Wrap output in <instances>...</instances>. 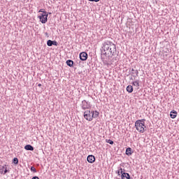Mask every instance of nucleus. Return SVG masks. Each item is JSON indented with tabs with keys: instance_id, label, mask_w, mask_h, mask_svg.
<instances>
[{
	"instance_id": "7",
	"label": "nucleus",
	"mask_w": 179,
	"mask_h": 179,
	"mask_svg": "<svg viewBox=\"0 0 179 179\" xmlns=\"http://www.w3.org/2000/svg\"><path fill=\"white\" fill-rule=\"evenodd\" d=\"M87 161L88 163H94V162H96V157H94L93 155H88L87 157Z\"/></svg>"
},
{
	"instance_id": "15",
	"label": "nucleus",
	"mask_w": 179,
	"mask_h": 179,
	"mask_svg": "<svg viewBox=\"0 0 179 179\" xmlns=\"http://www.w3.org/2000/svg\"><path fill=\"white\" fill-rule=\"evenodd\" d=\"M127 92H128V93H132V92H134V87H132V85H128L127 87Z\"/></svg>"
},
{
	"instance_id": "21",
	"label": "nucleus",
	"mask_w": 179,
	"mask_h": 179,
	"mask_svg": "<svg viewBox=\"0 0 179 179\" xmlns=\"http://www.w3.org/2000/svg\"><path fill=\"white\" fill-rule=\"evenodd\" d=\"M119 170L120 171V173H121V176L124 173H125V169H123L121 167H119Z\"/></svg>"
},
{
	"instance_id": "10",
	"label": "nucleus",
	"mask_w": 179,
	"mask_h": 179,
	"mask_svg": "<svg viewBox=\"0 0 179 179\" xmlns=\"http://www.w3.org/2000/svg\"><path fill=\"white\" fill-rule=\"evenodd\" d=\"M121 179H131V176L128 173H124L121 175Z\"/></svg>"
},
{
	"instance_id": "1",
	"label": "nucleus",
	"mask_w": 179,
	"mask_h": 179,
	"mask_svg": "<svg viewBox=\"0 0 179 179\" xmlns=\"http://www.w3.org/2000/svg\"><path fill=\"white\" fill-rule=\"evenodd\" d=\"M101 55L107 57L108 59L117 55V45L111 41H106L103 43L101 48Z\"/></svg>"
},
{
	"instance_id": "18",
	"label": "nucleus",
	"mask_w": 179,
	"mask_h": 179,
	"mask_svg": "<svg viewBox=\"0 0 179 179\" xmlns=\"http://www.w3.org/2000/svg\"><path fill=\"white\" fill-rule=\"evenodd\" d=\"M106 143H109L110 145H114V141L111 139H106Z\"/></svg>"
},
{
	"instance_id": "17",
	"label": "nucleus",
	"mask_w": 179,
	"mask_h": 179,
	"mask_svg": "<svg viewBox=\"0 0 179 179\" xmlns=\"http://www.w3.org/2000/svg\"><path fill=\"white\" fill-rule=\"evenodd\" d=\"M13 163H14V164H19V159H17V157L13 158Z\"/></svg>"
},
{
	"instance_id": "11",
	"label": "nucleus",
	"mask_w": 179,
	"mask_h": 179,
	"mask_svg": "<svg viewBox=\"0 0 179 179\" xmlns=\"http://www.w3.org/2000/svg\"><path fill=\"white\" fill-rule=\"evenodd\" d=\"M24 149L25 150H31V152H33V150H34V147H33L30 144H28L24 146Z\"/></svg>"
},
{
	"instance_id": "12",
	"label": "nucleus",
	"mask_w": 179,
	"mask_h": 179,
	"mask_svg": "<svg viewBox=\"0 0 179 179\" xmlns=\"http://www.w3.org/2000/svg\"><path fill=\"white\" fill-rule=\"evenodd\" d=\"M178 113H177V111H176V110H172V111H171V113H170V117H171V118H173V119H174V118H176V117H177V115H178Z\"/></svg>"
},
{
	"instance_id": "19",
	"label": "nucleus",
	"mask_w": 179,
	"mask_h": 179,
	"mask_svg": "<svg viewBox=\"0 0 179 179\" xmlns=\"http://www.w3.org/2000/svg\"><path fill=\"white\" fill-rule=\"evenodd\" d=\"M47 45H48V47H52V41L48 40V41H47Z\"/></svg>"
},
{
	"instance_id": "5",
	"label": "nucleus",
	"mask_w": 179,
	"mask_h": 179,
	"mask_svg": "<svg viewBox=\"0 0 179 179\" xmlns=\"http://www.w3.org/2000/svg\"><path fill=\"white\" fill-rule=\"evenodd\" d=\"M84 118L87 120V121H93V115L92 113H90V110H86L84 112Z\"/></svg>"
},
{
	"instance_id": "6",
	"label": "nucleus",
	"mask_w": 179,
	"mask_h": 179,
	"mask_svg": "<svg viewBox=\"0 0 179 179\" xmlns=\"http://www.w3.org/2000/svg\"><path fill=\"white\" fill-rule=\"evenodd\" d=\"M103 57L104 55H101V61L103 65H106L107 66H108V65H111V64H113V60L110 59V58L108 59V60H106V59Z\"/></svg>"
},
{
	"instance_id": "13",
	"label": "nucleus",
	"mask_w": 179,
	"mask_h": 179,
	"mask_svg": "<svg viewBox=\"0 0 179 179\" xmlns=\"http://www.w3.org/2000/svg\"><path fill=\"white\" fill-rule=\"evenodd\" d=\"M133 152H132V148H127L126 149V155L127 156H131L132 155Z\"/></svg>"
},
{
	"instance_id": "14",
	"label": "nucleus",
	"mask_w": 179,
	"mask_h": 179,
	"mask_svg": "<svg viewBox=\"0 0 179 179\" xmlns=\"http://www.w3.org/2000/svg\"><path fill=\"white\" fill-rule=\"evenodd\" d=\"M66 64L68 66H70V68H72L73 66V62L71 59H68L66 62Z\"/></svg>"
},
{
	"instance_id": "2",
	"label": "nucleus",
	"mask_w": 179,
	"mask_h": 179,
	"mask_svg": "<svg viewBox=\"0 0 179 179\" xmlns=\"http://www.w3.org/2000/svg\"><path fill=\"white\" fill-rule=\"evenodd\" d=\"M145 119L138 120L135 122V128L141 134H143L146 131V125H145Z\"/></svg>"
},
{
	"instance_id": "23",
	"label": "nucleus",
	"mask_w": 179,
	"mask_h": 179,
	"mask_svg": "<svg viewBox=\"0 0 179 179\" xmlns=\"http://www.w3.org/2000/svg\"><path fill=\"white\" fill-rule=\"evenodd\" d=\"M9 171H10L9 169H8V168L5 167L3 174H6V173H9Z\"/></svg>"
},
{
	"instance_id": "3",
	"label": "nucleus",
	"mask_w": 179,
	"mask_h": 179,
	"mask_svg": "<svg viewBox=\"0 0 179 179\" xmlns=\"http://www.w3.org/2000/svg\"><path fill=\"white\" fill-rule=\"evenodd\" d=\"M48 13L51 15V13L43 12V13H41L38 17L40 22H41L43 24H45L46 22H48Z\"/></svg>"
},
{
	"instance_id": "20",
	"label": "nucleus",
	"mask_w": 179,
	"mask_h": 179,
	"mask_svg": "<svg viewBox=\"0 0 179 179\" xmlns=\"http://www.w3.org/2000/svg\"><path fill=\"white\" fill-rule=\"evenodd\" d=\"M132 85L134 86H136V87H139V82L136 80V81L133 82Z\"/></svg>"
},
{
	"instance_id": "27",
	"label": "nucleus",
	"mask_w": 179,
	"mask_h": 179,
	"mask_svg": "<svg viewBox=\"0 0 179 179\" xmlns=\"http://www.w3.org/2000/svg\"><path fill=\"white\" fill-rule=\"evenodd\" d=\"M90 2H99L100 0H88Z\"/></svg>"
},
{
	"instance_id": "22",
	"label": "nucleus",
	"mask_w": 179,
	"mask_h": 179,
	"mask_svg": "<svg viewBox=\"0 0 179 179\" xmlns=\"http://www.w3.org/2000/svg\"><path fill=\"white\" fill-rule=\"evenodd\" d=\"M31 171H32L33 173H37V169H36V168H34V166H31L30 169Z\"/></svg>"
},
{
	"instance_id": "26",
	"label": "nucleus",
	"mask_w": 179,
	"mask_h": 179,
	"mask_svg": "<svg viewBox=\"0 0 179 179\" xmlns=\"http://www.w3.org/2000/svg\"><path fill=\"white\" fill-rule=\"evenodd\" d=\"M6 166V165H5V166H2L1 168V173H3V170H5V167Z\"/></svg>"
},
{
	"instance_id": "16",
	"label": "nucleus",
	"mask_w": 179,
	"mask_h": 179,
	"mask_svg": "<svg viewBox=\"0 0 179 179\" xmlns=\"http://www.w3.org/2000/svg\"><path fill=\"white\" fill-rule=\"evenodd\" d=\"M92 118H97V117H99V113L97 112V110H96L95 112L94 111H92Z\"/></svg>"
},
{
	"instance_id": "29",
	"label": "nucleus",
	"mask_w": 179,
	"mask_h": 179,
	"mask_svg": "<svg viewBox=\"0 0 179 179\" xmlns=\"http://www.w3.org/2000/svg\"><path fill=\"white\" fill-rule=\"evenodd\" d=\"M32 179H40V178H38V176H34Z\"/></svg>"
},
{
	"instance_id": "30",
	"label": "nucleus",
	"mask_w": 179,
	"mask_h": 179,
	"mask_svg": "<svg viewBox=\"0 0 179 179\" xmlns=\"http://www.w3.org/2000/svg\"><path fill=\"white\" fill-rule=\"evenodd\" d=\"M38 87H41V84L38 85Z\"/></svg>"
},
{
	"instance_id": "28",
	"label": "nucleus",
	"mask_w": 179,
	"mask_h": 179,
	"mask_svg": "<svg viewBox=\"0 0 179 179\" xmlns=\"http://www.w3.org/2000/svg\"><path fill=\"white\" fill-rule=\"evenodd\" d=\"M38 12H39V13H44V12H47V11H45L44 9H41V10H39Z\"/></svg>"
},
{
	"instance_id": "4",
	"label": "nucleus",
	"mask_w": 179,
	"mask_h": 179,
	"mask_svg": "<svg viewBox=\"0 0 179 179\" xmlns=\"http://www.w3.org/2000/svg\"><path fill=\"white\" fill-rule=\"evenodd\" d=\"M80 107L83 110H89V108H92V105L90 104V102L83 100L82 101Z\"/></svg>"
},
{
	"instance_id": "25",
	"label": "nucleus",
	"mask_w": 179,
	"mask_h": 179,
	"mask_svg": "<svg viewBox=\"0 0 179 179\" xmlns=\"http://www.w3.org/2000/svg\"><path fill=\"white\" fill-rule=\"evenodd\" d=\"M119 169L117 171V176H121V171L120 170V168H118Z\"/></svg>"
},
{
	"instance_id": "31",
	"label": "nucleus",
	"mask_w": 179,
	"mask_h": 179,
	"mask_svg": "<svg viewBox=\"0 0 179 179\" xmlns=\"http://www.w3.org/2000/svg\"><path fill=\"white\" fill-rule=\"evenodd\" d=\"M45 34L48 37V33L46 32Z\"/></svg>"
},
{
	"instance_id": "32",
	"label": "nucleus",
	"mask_w": 179,
	"mask_h": 179,
	"mask_svg": "<svg viewBox=\"0 0 179 179\" xmlns=\"http://www.w3.org/2000/svg\"><path fill=\"white\" fill-rule=\"evenodd\" d=\"M130 79H131V80H134V78H132V77Z\"/></svg>"
},
{
	"instance_id": "8",
	"label": "nucleus",
	"mask_w": 179,
	"mask_h": 179,
	"mask_svg": "<svg viewBox=\"0 0 179 179\" xmlns=\"http://www.w3.org/2000/svg\"><path fill=\"white\" fill-rule=\"evenodd\" d=\"M88 55L85 52H83L80 53V59L81 61H86L87 59Z\"/></svg>"
},
{
	"instance_id": "24",
	"label": "nucleus",
	"mask_w": 179,
	"mask_h": 179,
	"mask_svg": "<svg viewBox=\"0 0 179 179\" xmlns=\"http://www.w3.org/2000/svg\"><path fill=\"white\" fill-rule=\"evenodd\" d=\"M52 45H58V42H57V41H52Z\"/></svg>"
},
{
	"instance_id": "9",
	"label": "nucleus",
	"mask_w": 179,
	"mask_h": 179,
	"mask_svg": "<svg viewBox=\"0 0 179 179\" xmlns=\"http://www.w3.org/2000/svg\"><path fill=\"white\" fill-rule=\"evenodd\" d=\"M129 73L135 79V78H136V76H138V75L139 74V71H138V70H135L134 69H130Z\"/></svg>"
}]
</instances>
